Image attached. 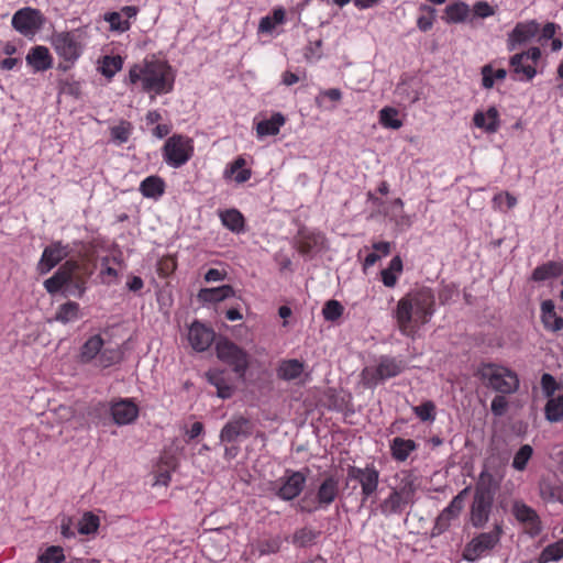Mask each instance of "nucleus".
Returning a JSON list of instances; mask_svg holds the SVG:
<instances>
[{"instance_id": "60", "label": "nucleus", "mask_w": 563, "mask_h": 563, "mask_svg": "<svg viewBox=\"0 0 563 563\" xmlns=\"http://www.w3.org/2000/svg\"><path fill=\"white\" fill-rule=\"evenodd\" d=\"M493 203L497 205L498 208H501L503 205L506 206V209H512L517 205V198L512 196L509 191H504L496 194L493 197Z\"/></svg>"}, {"instance_id": "38", "label": "nucleus", "mask_w": 563, "mask_h": 563, "mask_svg": "<svg viewBox=\"0 0 563 563\" xmlns=\"http://www.w3.org/2000/svg\"><path fill=\"white\" fill-rule=\"evenodd\" d=\"M463 507L460 499L452 498L449 505L438 516L435 528H438L440 532L445 531L451 526V521L460 516Z\"/></svg>"}, {"instance_id": "6", "label": "nucleus", "mask_w": 563, "mask_h": 563, "mask_svg": "<svg viewBox=\"0 0 563 563\" xmlns=\"http://www.w3.org/2000/svg\"><path fill=\"white\" fill-rule=\"evenodd\" d=\"M405 369L404 362L390 355H380L375 366H365L361 374V384L366 389H375L379 384L394 378Z\"/></svg>"}, {"instance_id": "3", "label": "nucleus", "mask_w": 563, "mask_h": 563, "mask_svg": "<svg viewBox=\"0 0 563 563\" xmlns=\"http://www.w3.org/2000/svg\"><path fill=\"white\" fill-rule=\"evenodd\" d=\"M78 360L81 364L106 369L119 364L123 360V351L119 346H104L102 335L96 333L82 343L79 349Z\"/></svg>"}, {"instance_id": "24", "label": "nucleus", "mask_w": 563, "mask_h": 563, "mask_svg": "<svg viewBox=\"0 0 563 563\" xmlns=\"http://www.w3.org/2000/svg\"><path fill=\"white\" fill-rule=\"evenodd\" d=\"M217 214L223 228L234 234L246 231V222L243 213L236 208L219 209Z\"/></svg>"}, {"instance_id": "31", "label": "nucleus", "mask_w": 563, "mask_h": 563, "mask_svg": "<svg viewBox=\"0 0 563 563\" xmlns=\"http://www.w3.org/2000/svg\"><path fill=\"white\" fill-rule=\"evenodd\" d=\"M563 275V260L549 261L538 265L531 273L530 280L543 283L551 278H558Z\"/></svg>"}, {"instance_id": "36", "label": "nucleus", "mask_w": 563, "mask_h": 563, "mask_svg": "<svg viewBox=\"0 0 563 563\" xmlns=\"http://www.w3.org/2000/svg\"><path fill=\"white\" fill-rule=\"evenodd\" d=\"M246 162L243 156H238L234 161L228 163L223 170V177H233L238 184L247 181L252 176V170L245 167Z\"/></svg>"}, {"instance_id": "44", "label": "nucleus", "mask_w": 563, "mask_h": 563, "mask_svg": "<svg viewBox=\"0 0 563 563\" xmlns=\"http://www.w3.org/2000/svg\"><path fill=\"white\" fill-rule=\"evenodd\" d=\"M133 124L124 119H121L117 125L110 128V141L120 146L125 144L133 132Z\"/></svg>"}, {"instance_id": "43", "label": "nucleus", "mask_w": 563, "mask_h": 563, "mask_svg": "<svg viewBox=\"0 0 563 563\" xmlns=\"http://www.w3.org/2000/svg\"><path fill=\"white\" fill-rule=\"evenodd\" d=\"M544 417L551 423L563 420V394L548 397L544 406Z\"/></svg>"}, {"instance_id": "50", "label": "nucleus", "mask_w": 563, "mask_h": 563, "mask_svg": "<svg viewBox=\"0 0 563 563\" xmlns=\"http://www.w3.org/2000/svg\"><path fill=\"white\" fill-rule=\"evenodd\" d=\"M123 67V58L120 55H106L102 59L101 74L106 78H112Z\"/></svg>"}, {"instance_id": "14", "label": "nucleus", "mask_w": 563, "mask_h": 563, "mask_svg": "<svg viewBox=\"0 0 563 563\" xmlns=\"http://www.w3.org/2000/svg\"><path fill=\"white\" fill-rule=\"evenodd\" d=\"M379 471L374 463H367L365 467L349 465L346 468V479L356 481L361 485L363 501L376 493L379 485Z\"/></svg>"}, {"instance_id": "1", "label": "nucleus", "mask_w": 563, "mask_h": 563, "mask_svg": "<svg viewBox=\"0 0 563 563\" xmlns=\"http://www.w3.org/2000/svg\"><path fill=\"white\" fill-rule=\"evenodd\" d=\"M176 74L167 60L144 58L142 63L133 64L124 78V84L136 87L147 93L153 100L157 96L173 92Z\"/></svg>"}, {"instance_id": "23", "label": "nucleus", "mask_w": 563, "mask_h": 563, "mask_svg": "<svg viewBox=\"0 0 563 563\" xmlns=\"http://www.w3.org/2000/svg\"><path fill=\"white\" fill-rule=\"evenodd\" d=\"M207 382L217 389V397L227 400L233 397L235 386L225 369L209 368L206 372Z\"/></svg>"}, {"instance_id": "32", "label": "nucleus", "mask_w": 563, "mask_h": 563, "mask_svg": "<svg viewBox=\"0 0 563 563\" xmlns=\"http://www.w3.org/2000/svg\"><path fill=\"white\" fill-rule=\"evenodd\" d=\"M525 54L517 53L509 58L511 76L517 81H531L538 74L533 65H523Z\"/></svg>"}, {"instance_id": "53", "label": "nucleus", "mask_w": 563, "mask_h": 563, "mask_svg": "<svg viewBox=\"0 0 563 563\" xmlns=\"http://www.w3.org/2000/svg\"><path fill=\"white\" fill-rule=\"evenodd\" d=\"M103 20L109 23L111 31L119 33H124L131 27V23L128 20H122L121 13L117 11L106 12Z\"/></svg>"}, {"instance_id": "64", "label": "nucleus", "mask_w": 563, "mask_h": 563, "mask_svg": "<svg viewBox=\"0 0 563 563\" xmlns=\"http://www.w3.org/2000/svg\"><path fill=\"white\" fill-rule=\"evenodd\" d=\"M227 277L225 271H220L218 268H209L203 276L205 282L207 283H216L222 282Z\"/></svg>"}, {"instance_id": "61", "label": "nucleus", "mask_w": 563, "mask_h": 563, "mask_svg": "<svg viewBox=\"0 0 563 563\" xmlns=\"http://www.w3.org/2000/svg\"><path fill=\"white\" fill-rule=\"evenodd\" d=\"M473 14L476 18L486 19L495 14V9L487 1H477L473 4Z\"/></svg>"}, {"instance_id": "48", "label": "nucleus", "mask_w": 563, "mask_h": 563, "mask_svg": "<svg viewBox=\"0 0 563 563\" xmlns=\"http://www.w3.org/2000/svg\"><path fill=\"white\" fill-rule=\"evenodd\" d=\"M540 496L547 503L563 504V485L551 482L540 483Z\"/></svg>"}, {"instance_id": "35", "label": "nucleus", "mask_w": 563, "mask_h": 563, "mask_svg": "<svg viewBox=\"0 0 563 563\" xmlns=\"http://www.w3.org/2000/svg\"><path fill=\"white\" fill-rule=\"evenodd\" d=\"M246 162L243 156H238L234 161L228 163L223 170V177H233L238 184L247 181L252 176V170L245 167Z\"/></svg>"}, {"instance_id": "62", "label": "nucleus", "mask_w": 563, "mask_h": 563, "mask_svg": "<svg viewBox=\"0 0 563 563\" xmlns=\"http://www.w3.org/2000/svg\"><path fill=\"white\" fill-rule=\"evenodd\" d=\"M329 409L334 410L336 412H343L347 407V401L344 397H341L339 394H333L329 396Z\"/></svg>"}, {"instance_id": "16", "label": "nucleus", "mask_w": 563, "mask_h": 563, "mask_svg": "<svg viewBox=\"0 0 563 563\" xmlns=\"http://www.w3.org/2000/svg\"><path fill=\"white\" fill-rule=\"evenodd\" d=\"M254 423L246 417L233 416L220 430V443H239L253 434Z\"/></svg>"}, {"instance_id": "49", "label": "nucleus", "mask_w": 563, "mask_h": 563, "mask_svg": "<svg viewBox=\"0 0 563 563\" xmlns=\"http://www.w3.org/2000/svg\"><path fill=\"white\" fill-rule=\"evenodd\" d=\"M100 527V519L91 511H86L78 521L77 531L80 534H95Z\"/></svg>"}, {"instance_id": "17", "label": "nucleus", "mask_w": 563, "mask_h": 563, "mask_svg": "<svg viewBox=\"0 0 563 563\" xmlns=\"http://www.w3.org/2000/svg\"><path fill=\"white\" fill-rule=\"evenodd\" d=\"M70 251L68 244H63L62 241H53L43 250L36 266L37 273L40 275L49 273L56 265L69 256Z\"/></svg>"}, {"instance_id": "27", "label": "nucleus", "mask_w": 563, "mask_h": 563, "mask_svg": "<svg viewBox=\"0 0 563 563\" xmlns=\"http://www.w3.org/2000/svg\"><path fill=\"white\" fill-rule=\"evenodd\" d=\"M419 444L412 439H405L401 437H395L389 440V452L391 459L397 463L406 462L411 453L417 451Z\"/></svg>"}, {"instance_id": "28", "label": "nucleus", "mask_w": 563, "mask_h": 563, "mask_svg": "<svg viewBox=\"0 0 563 563\" xmlns=\"http://www.w3.org/2000/svg\"><path fill=\"white\" fill-rule=\"evenodd\" d=\"M233 297H235V289L231 285L201 288L197 295L198 300L203 306L218 303Z\"/></svg>"}, {"instance_id": "13", "label": "nucleus", "mask_w": 563, "mask_h": 563, "mask_svg": "<svg viewBox=\"0 0 563 563\" xmlns=\"http://www.w3.org/2000/svg\"><path fill=\"white\" fill-rule=\"evenodd\" d=\"M45 22L46 18L40 9L23 7L13 13L11 26L19 34L30 37L38 33Z\"/></svg>"}, {"instance_id": "42", "label": "nucleus", "mask_w": 563, "mask_h": 563, "mask_svg": "<svg viewBox=\"0 0 563 563\" xmlns=\"http://www.w3.org/2000/svg\"><path fill=\"white\" fill-rule=\"evenodd\" d=\"M481 87L489 90L494 87L495 82L506 79L507 70L505 68L495 69L493 64L488 63L481 67Z\"/></svg>"}, {"instance_id": "52", "label": "nucleus", "mask_w": 563, "mask_h": 563, "mask_svg": "<svg viewBox=\"0 0 563 563\" xmlns=\"http://www.w3.org/2000/svg\"><path fill=\"white\" fill-rule=\"evenodd\" d=\"M344 312L343 305L335 299L328 300L322 308V317L325 321L335 322Z\"/></svg>"}, {"instance_id": "22", "label": "nucleus", "mask_w": 563, "mask_h": 563, "mask_svg": "<svg viewBox=\"0 0 563 563\" xmlns=\"http://www.w3.org/2000/svg\"><path fill=\"white\" fill-rule=\"evenodd\" d=\"M214 336V331L198 320H195L188 329L189 344L197 352L207 351L213 343Z\"/></svg>"}, {"instance_id": "30", "label": "nucleus", "mask_w": 563, "mask_h": 563, "mask_svg": "<svg viewBox=\"0 0 563 563\" xmlns=\"http://www.w3.org/2000/svg\"><path fill=\"white\" fill-rule=\"evenodd\" d=\"M540 310V319L547 331L559 332L563 330V317L556 313L553 300H543Z\"/></svg>"}, {"instance_id": "41", "label": "nucleus", "mask_w": 563, "mask_h": 563, "mask_svg": "<svg viewBox=\"0 0 563 563\" xmlns=\"http://www.w3.org/2000/svg\"><path fill=\"white\" fill-rule=\"evenodd\" d=\"M81 318L80 306L76 301L68 300L62 303L54 316V321L63 324L75 322Z\"/></svg>"}, {"instance_id": "59", "label": "nucleus", "mask_w": 563, "mask_h": 563, "mask_svg": "<svg viewBox=\"0 0 563 563\" xmlns=\"http://www.w3.org/2000/svg\"><path fill=\"white\" fill-rule=\"evenodd\" d=\"M508 406L509 404L506 399V395L498 394L490 402V410L495 417H501L506 413Z\"/></svg>"}, {"instance_id": "12", "label": "nucleus", "mask_w": 563, "mask_h": 563, "mask_svg": "<svg viewBox=\"0 0 563 563\" xmlns=\"http://www.w3.org/2000/svg\"><path fill=\"white\" fill-rule=\"evenodd\" d=\"M340 481L335 475H325L316 489L313 505H300L299 510L306 514H312L318 510H327L339 497Z\"/></svg>"}, {"instance_id": "37", "label": "nucleus", "mask_w": 563, "mask_h": 563, "mask_svg": "<svg viewBox=\"0 0 563 563\" xmlns=\"http://www.w3.org/2000/svg\"><path fill=\"white\" fill-rule=\"evenodd\" d=\"M285 121V115L282 112L273 113L269 119H264L256 124L257 136L262 139L278 134Z\"/></svg>"}, {"instance_id": "45", "label": "nucleus", "mask_w": 563, "mask_h": 563, "mask_svg": "<svg viewBox=\"0 0 563 563\" xmlns=\"http://www.w3.org/2000/svg\"><path fill=\"white\" fill-rule=\"evenodd\" d=\"M419 15L416 24L419 31L426 33L429 32L437 20V9L432 5L421 3L418 7Z\"/></svg>"}, {"instance_id": "9", "label": "nucleus", "mask_w": 563, "mask_h": 563, "mask_svg": "<svg viewBox=\"0 0 563 563\" xmlns=\"http://www.w3.org/2000/svg\"><path fill=\"white\" fill-rule=\"evenodd\" d=\"M495 489L489 485L477 484L470 508V522L481 529L489 521L493 512Z\"/></svg>"}, {"instance_id": "40", "label": "nucleus", "mask_w": 563, "mask_h": 563, "mask_svg": "<svg viewBox=\"0 0 563 563\" xmlns=\"http://www.w3.org/2000/svg\"><path fill=\"white\" fill-rule=\"evenodd\" d=\"M378 122L384 129L399 130L404 125V115L391 106H385L378 111Z\"/></svg>"}, {"instance_id": "63", "label": "nucleus", "mask_w": 563, "mask_h": 563, "mask_svg": "<svg viewBox=\"0 0 563 563\" xmlns=\"http://www.w3.org/2000/svg\"><path fill=\"white\" fill-rule=\"evenodd\" d=\"M73 520L70 517L64 516L60 520V534L64 539H74L76 537V532L73 529Z\"/></svg>"}, {"instance_id": "11", "label": "nucleus", "mask_w": 563, "mask_h": 563, "mask_svg": "<svg viewBox=\"0 0 563 563\" xmlns=\"http://www.w3.org/2000/svg\"><path fill=\"white\" fill-rule=\"evenodd\" d=\"M309 472L308 467L299 471L286 468L284 475L275 482V496L284 501H290L300 496L306 486Z\"/></svg>"}, {"instance_id": "25", "label": "nucleus", "mask_w": 563, "mask_h": 563, "mask_svg": "<svg viewBox=\"0 0 563 563\" xmlns=\"http://www.w3.org/2000/svg\"><path fill=\"white\" fill-rule=\"evenodd\" d=\"M473 123L488 134L497 133L501 125L500 115L495 106H490L486 112L477 110L473 115Z\"/></svg>"}, {"instance_id": "51", "label": "nucleus", "mask_w": 563, "mask_h": 563, "mask_svg": "<svg viewBox=\"0 0 563 563\" xmlns=\"http://www.w3.org/2000/svg\"><path fill=\"white\" fill-rule=\"evenodd\" d=\"M533 448L530 444H523L520 449L515 453L511 466L514 470L518 472H523L527 468V465L532 457Z\"/></svg>"}, {"instance_id": "46", "label": "nucleus", "mask_w": 563, "mask_h": 563, "mask_svg": "<svg viewBox=\"0 0 563 563\" xmlns=\"http://www.w3.org/2000/svg\"><path fill=\"white\" fill-rule=\"evenodd\" d=\"M319 537L320 531L309 527H302L294 532L292 543L298 548H309L316 544Z\"/></svg>"}, {"instance_id": "57", "label": "nucleus", "mask_w": 563, "mask_h": 563, "mask_svg": "<svg viewBox=\"0 0 563 563\" xmlns=\"http://www.w3.org/2000/svg\"><path fill=\"white\" fill-rule=\"evenodd\" d=\"M110 258L108 256H103L100 261L101 269L100 277L103 283L110 285L117 280L119 273L115 268L109 265Z\"/></svg>"}, {"instance_id": "56", "label": "nucleus", "mask_w": 563, "mask_h": 563, "mask_svg": "<svg viewBox=\"0 0 563 563\" xmlns=\"http://www.w3.org/2000/svg\"><path fill=\"white\" fill-rule=\"evenodd\" d=\"M459 296V286L454 283L442 284L438 290V298L441 305H448Z\"/></svg>"}, {"instance_id": "21", "label": "nucleus", "mask_w": 563, "mask_h": 563, "mask_svg": "<svg viewBox=\"0 0 563 563\" xmlns=\"http://www.w3.org/2000/svg\"><path fill=\"white\" fill-rule=\"evenodd\" d=\"M77 267V262L66 261L49 278L44 280L43 286L45 290L49 295H55L62 291V289L71 282L73 274Z\"/></svg>"}, {"instance_id": "4", "label": "nucleus", "mask_w": 563, "mask_h": 563, "mask_svg": "<svg viewBox=\"0 0 563 563\" xmlns=\"http://www.w3.org/2000/svg\"><path fill=\"white\" fill-rule=\"evenodd\" d=\"M395 478L399 481L398 485L391 487L389 495L378 505L379 512L385 517L401 515L413 503L417 487L412 472L401 471Z\"/></svg>"}, {"instance_id": "5", "label": "nucleus", "mask_w": 563, "mask_h": 563, "mask_svg": "<svg viewBox=\"0 0 563 563\" xmlns=\"http://www.w3.org/2000/svg\"><path fill=\"white\" fill-rule=\"evenodd\" d=\"M476 375L487 388L497 394L511 395L517 393L520 387L519 375L501 364L481 363Z\"/></svg>"}, {"instance_id": "54", "label": "nucleus", "mask_w": 563, "mask_h": 563, "mask_svg": "<svg viewBox=\"0 0 563 563\" xmlns=\"http://www.w3.org/2000/svg\"><path fill=\"white\" fill-rule=\"evenodd\" d=\"M37 561L40 563H62L65 561L64 550L59 545H49L38 555Z\"/></svg>"}, {"instance_id": "7", "label": "nucleus", "mask_w": 563, "mask_h": 563, "mask_svg": "<svg viewBox=\"0 0 563 563\" xmlns=\"http://www.w3.org/2000/svg\"><path fill=\"white\" fill-rule=\"evenodd\" d=\"M163 162L174 169L186 165L195 154L194 140L185 134L168 136L162 146Z\"/></svg>"}, {"instance_id": "2", "label": "nucleus", "mask_w": 563, "mask_h": 563, "mask_svg": "<svg viewBox=\"0 0 563 563\" xmlns=\"http://www.w3.org/2000/svg\"><path fill=\"white\" fill-rule=\"evenodd\" d=\"M87 26L73 30L54 31L48 41L55 54L62 60L58 69L67 71L73 68L85 53L87 46Z\"/></svg>"}, {"instance_id": "47", "label": "nucleus", "mask_w": 563, "mask_h": 563, "mask_svg": "<svg viewBox=\"0 0 563 563\" xmlns=\"http://www.w3.org/2000/svg\"><path fill=\"white\" fill-rule=\"evenodd\" d=\"M563 559V538L543 548L537 563L558 562Z\"/></svg>"}, {"instance_id": "39", "label": "nucleus", "mask_w": 563, "mask_h": 563, "mask_svg": "<svg viewBox=\"0 0 563 563\" xmlns=\"http://www.w3.org/2000/svg\"><path fill=\"white\" fill-rule=\"evenodd\" d=\"M404 271V263L399 255L394 256L388 266L380 271V279L385 287L394 288Z\"/></svg>"}, {"instance_id": "18", "label": "nucleus", "mask_w": 563, "mask_h": 563, "mask_svg": "<svg viewBox=\"0 0 563 563\" xmlns=\"http://www.w3.org/2000/svg\"><path fill=\"white\" fill-rule=\"evenodd\" d=\"M109 411L114 424H132L140 415V408L133 398H120L110 402Z\"/></svg>"}, {"instance_id": "58", "label": "nucleus", "mask_w": 563, "mask_h": 563, "mask_svg": "<svg viewBox=\"0 0 563 563\" xmlns=\"http://www.w3.org/2000/svg\"><path fill=\"white\" fill-rule=\"evenodd\" d=\"M541 388L543 395L548 398L555 396V390L559 389V384L553 375L544 373L541 376Z\"/></svg>"}, {"instance_id": "19", "label": "nucleus", "mask_w": 563, "mask_h": 563, "mask_svg": "<svg viewBox=\"0 0 563 563\" xmlns=\"http://www.w3.org/2000/svg\"><path fill=\"white\" fill-rule=\"evenodd\" d=\"M511 512L519 523L527 526V533L531 538L542 532V521L538 512L522 500H515Z\"/></svg>"}, {"instance_id": "34", "label": "nucleus", "mask_w": 563, "mask_h": 563, "mask_svg": "<svg viewBox=\"0 0 563 563\" xmlns=\"http://www.w3.org/2000/svg\"><path fill=\"white\" fill-rule=\"evenodd\" d=\"M303 367V362L297 358L282 360L276 368V374L279 379L290 382L301 376Z\"/></svg>"}, {"instance_id": "15", "label": "nucleus", "mask_w": 563, "mask_h": 563, "mask_svg": "<svg viewBox=\"0 0 563 563\" xmlns=\"http://www.w3.org/2000/svg\"><path fill=\"white\" fill-rule=\"evenodd\" d=\"M416 316L421 319L422 323L428 322L434 313L431 307H423L416 305ZM413 316V303L408 297H402L398 300L396 309L394 310V318L398 324L401 333H406L409 328Z\"/></svg>"}, {"instance_id": "55", "label": "nucleus", "mask_w": 563, "mask_h": 563, "mask_svg": "<svg viewBox=\"0 0 563 563\" xmlns=\"http://www.w3.org/2000/svg\"><path fill=\"white\" fill-rule=\"evenodd\" d=\"M412 410L415 415L423 422H433L437 418L435 405L432 400H426L420 405L415 406Z\"/></svg>"}, {"instance_id": "29", "label": "nucleus", "mask_w": 563, "mask_h": 563, "mask_svg": "<svg viewBox=\"0 0 563 563\" xmlns=\"http://www.w3.org/2000/svg\"><path fill=\"white\" fill-rule=\"evenodd\" d=\"M470 15V5L462 0H456L445 7L441 19L446 24H460L471 21Z\"/></svg>"}, {"instance_id": "10", "label": "nucleus", "mask_w": 563, "mask_h": 563, "mask_svg": "<svg viewBox=\"0 0 563 563\" xmlns=\"http://www.w3.org/2000/svg\"><path fill=\"white\" fill-rule=\"evenodd\" d=\"M214 350L217 357L229 365L239 378L245 377L249 369V354L245 350L224 336L216 342Z\"/></svg>"}, {"instance_id": "8", "label": "nucleus", "mask_w": 563, "mask_h": 563, "mask_svg": "<svg viewBox=\"0 0 563 563\" xmlns=\"http://www.w3.org/2000/svg\"><path fill=\"white\" fill-rule=\"evenodd\" d=\"M504 533L501 523H495L488 532H481L473 537L464 547L463 560L476 562L494 550L500 542Z\"/></svg>"}, {"instance_id": "20", "label": "nucleus", "mask_w": 563, "mask_h": 563, "mask_svg": "<svg viewBox=\"0 0 563 563\" xmlns=\"http://www.w3.org/2000/svg\"><path fill=\"white\" fill-rule=\"evenodd\" d=\"M540 31V24L536 20L518 22L508 33L507 48L516 49L518 46L533 38Z\"/></svg>"}, {"instance_id": "26", "label": "nucleus", "mask_w": 563, "mask_h": 563, "mask_svg": "<svg viewBox=\"0 0 563 563\" xmlns=\"http://www.w3.org/2000/svg\"><path fill=\"white\" fill-rule=\"evenodd\" d=\"M26 64L32 67L34 73L46 71L53 66V56L49 49L44 45H35L30 48L25 56Z\"/></svg>"}, {"instance_id": "33", "label": "nucleus", "mask_w": 563, "mask_h": 563, "mask_svg": "<svg viewBox=\"0 0 563 563\" xmlns=\"http://www.w3.org/2000/svg\"><path fill=\"white\" fill-rule=\"evenodd\" d=\"M165 180L158 175L147 176L139 186L141 195L153 200H158L165 194Z\"/></svg>"}]
</instances>
